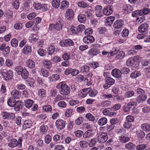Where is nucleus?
<instances>
[{"label": "nucleus", "instance_id": "44", "mask_svg": "<svg viewBox=\"0 0 150 150\" xmlns=\"http://www.w3.org/2000/svg\"><path fill=\"white\" fill-rule=\"evenodd\" d=\"M147 147L146 144H140L137 145L136 146L137 150H143Z\"/></svg>", "mask_w": 150, "mask_h": 150}, {"label": "nucleus", "instance_id": "1", "mask_svg": "<svg viewBox=\"0 0 150 150\" xmlns=\"http://www.w3.org/2000/svg\"><path fill=\"white\" fill-rule=\"evenodd\" d=\"M56 88L59 89L60 94L62 95L66 96L69 94L70 92L69 87L64 82H60L57 86Z\"/></svg>", "mask_w": 150, "mask_h": 150}, {"label": "nucleus", "instance_id": "16", "mask_svg": "<svg viewBox=\"0 0 150 150\" xmlns=\"http://www.w3.org/2000/svg\"><path fill=\"white\" fill-rule=\"evenodd\" d=\"M64 24V21L60 19L54 24L55 30H60L62 29Z\"/></svg>", "mask_w": 150, "mask_h": 150}, {"label": "nucleus", "instance_id": "5", "mask_svg": "<svg viewBox=\"0 0 150 150\" xmlns=\"http://www.w3.org/2000/svg\"><path fill=\"white\" fill-rule=\"evenodd\" d=\"M6 69H1L0 70V73L4 76V78L5 80H8L12 79L13 77V72L11 70L6 72Z\"/></svg>", "mask_w": 150, "mask_h": 150}, {"label": "nucleus", "instance_id": "54", "mask_svg": "<svg viewBox=\"0 0 150 150\" xmlns=\"http://www.w3.org/2000/svg\"><path fill=\"white\" fill-rule=\"evenodd\" d=\"M24 69L22 66H16L15 68V69L17 74L19 75L22 74Z\"/></svg>", "mask_w": 150, "mask_h": 150}, {"label": "nucleus", "instance_id": "4", "mask_svg": "<svg viewBox=\"0 0 150 150\" xmlns=\"http://www.w3.org/2000/svg\"><path fill=\"white\" fill-rule=\"evenodd\" d=\"M108 139V133L106 132H101L98 134L97 137L98 142L100 143L105 142Z\"/></svg>", "mask_w": 150, "mask_h": 150}, {"label": "nucleus", "instance_id": "57", "mask_svg": "<svg viewBox=\"0 0 150 150\" xmlns=\"http://www.w3.org/2000/svg\"><path fill=\"white\" fill-rule=\"evenodd\" d=\"M79 145L81 147L86 149L88 147V143L85 141L82 140L79 142Z\"/></svg>", "mask_w": 150, "mask_h": 150}, {"label": "nucleus", "instance_id": "46", "mask_svg": "<svg viewBox=\"0 0 150 150\" xmlns=\"http://www.w3.org/2000/svg\"><path fill=\"white\" fill-rule=\"evenodd\" d=\"M134 94V92L132 90L128 91L125 93V95L126 98H129L133 96Z\"/></svg>", "mask_w": 150, "mask_h": 150}, {"label": "nucleus", "instance_id": "50", "mask_svg": "<svg viewBox=\"0 0 150 150\" xmlns=\"http://www.w3.org/2000/svg\"><path fill=\"white\" fill-rule=\"evenodd\" d=\"M35 80L33 79L29 78L26 81V83L28 86H32L35 83Z\"/></svg>", "mask_w": 150, "mask_h": 150}, {"label": "nucleus", "instance_id": "11", "mask_svg": "<svg viewBox=\"0 0 150 150\" xmlns=\"http://www.w3.org/2000/svg\"><path fill=\"white\" fill-rule=\"evenodd\" d=\"M65 121L62 119H58L55 122V126L58 130L63 129L65 126Z\"/></svg>", "mask_w": 150, "mask_h": 150}, {"label": "nucleus", "instance_id": "52", "mask_svg": "<svg viewBox=\"0 0 150 150\" xmlns=\"http://www.w3.org/2000/svg\"><path fill=\"white\" fill-rule=\"evenodd\" d=\"M42 109L44 111L46 112H48L52 110V107L50 105H46L42 107Z\"/></svg>", "mask_w": 150, "mask_h": 150}, {"label": "nucleus", "instance_id": "36", "mask_svg": "<svg viewBox=\"0 0 150 150\" xmlns=\"http://www.w3.org/2000/svg\"><path fill=\"white\" fill-rule=\"evenodd\" d=\"M141 129L146 132H149L150 131V124L148 123H144L141 126Z\"/></svg>", "mask_w": 150, "mask_h": 150}, {"label": "nucleus", "instance_id": "37", "mask_svg": "<svg viewBox=\"0 0 150 150\" xmlns=\"http://www.w3.org/2000/svg\"><path fill=\"white\" fill-rule=\"evenodd\" d=\"M55 48L54 46L52 45H50L48 48L47 51V53L48 55H52L54 53L55 51ZM55 51L57 52L58 51L56 49Z\"/></svg>", "mask_w": 150, "mask_h": 150}, {"label": "nucleus", "instance_id": "26", "mask_svg": "<svg viewBox=\"0 0 150 150\" xmlns=\"http://www.w3.org/2000/svg\"><path fill=\"white\" fill-rule=\"evenodd\" d=\"M123 8L124 11L127 13H129L133 10V7L129 4L124 5Z\"/></svg>", "mask_w": 150, "mask_h": 150}, {"label": "nucleus", "instance_id": "13", "mask_svg": "<svg viewBox=\"0 0 150 150\" xmlns=\"http://www.w3.org/2000/svg\"><path fill=\"white\" fill-rule=\"evenodd\" d=\"M62 57L64 60L66 61L63 62L62 63V66H67L69 64V62L68 60L71 58L69 54L68 53H65L62 55Z\"/></svg>", "mask_w": 150, "mask_h": 150}, {"label": "nucleus", "instance_id": "25", "mask_svg": "<svg viewBox=\"0 0 150 150\" xmlns=\"http://www.w3.org/2000/svg\"><path fill=\"white\" fill-rule=\"evenodd\" d=\"M93 135V129H88L86 132L83 135V137L84 139L90 138Z\"/></svg>", "mask_w": 150, "mask_h": 150}, {"label": "nucleus", "instance_id": "12", "mask_svg": "<svg viewBox=\"0 0 150 150\" xmlns=\"http://www.w3.org/2000/svg\"><path fill=\"white\" fill-rule=\"evenodd\" d=\"M90 89L89 88H84L80 90L78 92V97L80 99L84 98L88 94V91Z\"/></svg>", "mask_w": 150, "mask_h": 150}, {"label": "nucleus", "instance_id": "33", "mask_svg": "<svg viewBox=\"0 0 150 150\" xmlns=\"http://www.w3.org/2000/svg\"><path fill=\"white\" fill-rule=\"evenodd\" d=\"M90 89L88 90L87 92L89 96L91 97H95L98 93V91L96 89L91 90V88H89Z\"/></svg>", "mask_w": 150, "mask_h": 150}, {"label": "nucleus", "instance_id": "48", "mask_svg": "<svg viewBox=\"0 0 150 150\" xmlns=\"http://www.w3.org/2000/svg\"><path fill=\"white\" fill-rule=\"evenodd\" d=\"M15 101L13 98H9L7 101V104L10 107H14L15 104Z\"/></svg>", "mask_w": 150, "mask_h": 150}, {"label": "nucleus", "instance_id": "10", "mask_svg": "<svg viewBox=\"0 0 150 150\" xmlns=\"http://www.w3.org/2000/svg\"><path fill=\"white\" fill-rule=\"evenodd\" d=\"M59 44L61 46L64 47L73 46L74 44L73 41L69 39L63 40L60 42Z\"/></svg>", "mask_w": 150, "mask_h": 150}, {"label": "nucleus", "instance_id": "23", "mask_svg": "<svg viewBox=\"0 0 150 150\" xmlns=\"http://www.w3.org/2000/svg\"><path fill=\"white\" fill-rule=\"evenodd\" d=\"M129 137L126 135H122L119 137L120 142L122 143H125L130 140Z\"/></svg>", "mask_w": 150, "mask_h": 150}, {"label": "nucleus", "instance_id": "17", "mask_svg": "<svg viewBox=\"0 0 150 150\" xmlns=\"http://www.w3.org/2000/svg\"><path fill=\"white\" fill-rule=\"evenodd\" d=\"M94 38L91 35H88L84 37L83 39V41L85 44H91L94 41Z\"/></svg>", "mask_w": 150, "mask_h": 150}, {"label": "nucleus", "instance_id": "40", "mask_svg": "<svg viewBox=\"0 0 150 150\" xmlns=\"http://www.w3.org/2000/svg\"><path fill=\"white\" fill-rule=\"evenodd\" d=\"M5 16L8 19H10L12 18L13 15V13L11 10H7L5 13Z\"/></svg>", "mask_w": 150, "mask_h": 150}, {"label": "nucleus", "instance_id": "35", "mask_svg": "<svg viewBox=\"0 0 150 150\" xmlns=\"http://www.w3.org/2000/svg\"><path fill=\"white\" fill-rule=\"evenodd\" d=\"M108 121V120L106 117H102L100 119L98 122V124L100 126H103L106 124Z\"/></svg>", "mask_w": 150, "mask_h": 150}, {"label": "nucleus", "instance_id": "21", "mask_svg": "<svg viewBox=\"0 0 150 150\" xmlns=\"http://www.w3.org/2000/svg\"><path fill=\"white\" fill-rule=\"evenodd\" d=\"M111 74L113 76L119 78H120L121 76L122 72L119 69H115L112 70Z\"/></svg>", "mask_w": 150, "mask_h": 150}, {"label": "nucleus", "instance_id": "14", "mask_svg": "<svg viewBox=\"0 0 150 150\" xmlns=\"http://www.w3.org/2000/svg\"><path fill=\"white\" fill-rule=\"evenodd\" d=\"M74 13L71 9H68L66 11L65 17L67 20H71L73 18Z\"/></svg>", "mask_w": 150, "mask_h": 150}, {"label": "nucleus", "instance_id": "61", "mask_svg": "<svg viewBox=\"0 0 150 150\" xmlns=\"http://www.w3.org/2000/svg\"><path fill=\"white\" fill-rule=\"evenodd\" d=\"M63 140V142H64L65 144H69L72 141V138L70 137L67 136L64 137Z\"/></svg>", "mask_w": 150, "mask_h": 150}, {"label": "nucleus", "instance_id": "60", "mask_svg": "<svg viewBox=\"0 0 150 150\" xmlns=\"http://www.w3.org/2000/svg\"><path fill=\"white\" fill-rule=\"evenodd\" d=\"M10 51V47L8 46H7L6 48L4 50L3 52L4 56L5 57H6L8 56L9 53Z\"/></svg>", "mask_w": 150, "mask_h": 150}, {"label": "nucleus", "instance_id": "30", "mask_svg": "<svg viewBox=\"0 0 150 150\" xmlns=\"http://www.w3.org/2000/svg\"><path fill=\"white\" fill-rule=\"evenodd\" d=\"M100 51L97 48L91 49L88 52L89 55L91 56L96 55L100 53Z\"/></svg>", "mask_w": 150, "mask_h": 150}, {"label": "nucleus", "instance_id": "62", "mask_svg": "<svg viewBox=\"0 0 150 150\" xmlns=\"http://www.w3.org/2000/svg\"><path fill=\"white\" fill-rule=\"evenodd\" d=\"M21 74V75L22 78L25 79L28 78V73L27 70L25 69H24L22 74Z\"/></svg>", "mask_w": 150, "mask_h": 150}, {"label": "nucleus", "instance_id": "31", "mask_svg": "<svg viewBox=\"0 0 150 150\" xmlns=\"http://www.w3.org/2000/svg\"><path fill=\"white\" fill-rule=\"evenodd\" d=\"M33 103V101L31 99H27L24 100V106L27 108H29L31 107Z\"/></svg>", "mask_w": 150, "mask_h": 150}, {"label": "nucleus", "instance_id": "19", "mask_svg": "<svg viewBox=\"0 0 150 150\" xmlns=\"http://www.w3.org/2000/svg\"><path fill=\"white\" fill-rule=\"evenodd\" d=\"M124 24L123 20L119 19L116 21L113 24V27L115 28L119 29L123 27Z\"/></svg>", "mask_w": 150, "mask_h": 150}, {"label": "nucleus", "instance_id": "22", "mask_svg": "<svg viewBox=\"0 0 150 150\" xmlns=\"http://www.w3.org/2000/svg\"><path fill=\"white\" fill-rule=\"evenodd\" d=\"M23 106V103L21 101H17L15 102L14 107V110L16 111H20Z\"/></svg>", "mask_w": 150, "mask_h": 150}, {"label": "nucleus", "instance_id": "2", "mask_svg": "<svg viewBox=\"0 0 150 150\" xmlns=\"http://www.w3.org/2000/svg\"><path fill=\"white\" fill-rule=\"evenodd\" d=\"M23 139L21 137H19L17 140L16 139H12L11 142L8 143V146L10 148H14L17 146L21 148L22 146Z\"/></svg>", "mask_w": 150, "mask_h": 150}, {"label": "nucleus", "instance_id": "41", "mask_svg": "<svg viewBox=\"0 0 150 150\" xmlns=\"http://www.w3.org/2000/svg\"><path fill=\"white\" fill-rule=\"evenodd\" d=\"M126 64L127 66H133L134 65H137V63H135L133 58H130L127 61Z\"/></svg>", "mask_w": 150, "mask_h": 150}, {"label": "nucleus", "instance_id": "39", "mask_svg": "<svg viewBox=\"0 0 150 150\" xmlns=\"http://www.w3.org/2000/svg\"><path fill=\"white\" fill-rule=\"evenodd\" d=\"M137 137L138 138L142 139L145 136V134L143 131L139 130L137 131L136 132Z\"/></svg>", "mask_w": 150, "mask_h": 150}, {"label": "nucleus", "instance_id": "53", "mask_svg": "<svg viewBox=\"0 0 150 150\" xmlns=\"http://www.w3.org/2000/svg\"><path fill=\"white\" fill-rule=\"evenodd\" d=\"M141 75L139 71H134L132 72L130 75V77L132 79L135 78Z\"/></svg>", "mask_w": 150, "mask_h": 150}, {"label": "nucleus", "instance_id": "15", "mask_svg": "<svg viewBox=\"0 0 150 150\" xmlns=\"http://www.w3.org/2000/svg\"><path fill=\"white\" fill-rule=\"evenodd\" d=\"M112 7L110 5L105 6L103 10V13L104 15L109 16L112 13Z\"/></svg>", "mask_w": 150, "mask_h": 150}, {"label": "nucleus", "instance_id": "59", "mask_svg": "<svg viewBox=\"0 0 150 150\" xmlns=\"http://www.w3.org/2000/svg\"><path fill=\"white\" fill-rule=\"evenodd\" d=\"M41 72L43 76L45 77H47L49 75V73L48 70L45 68H42L41 69Z\"/></svg>", "mask_w": 150, "mask_h": 150}, {"label": "nucleus", "instance_id": "38", "mask_svg": "<svg viewBox=\"0 0 150 150\" xmlns=\"http://www.w3.org/2000/svg\"><path fill=\"white\" fill-rule=\"evenodd\" d=\"M78 19L79 22L82 23L86 21V18L84 14H81L78 16Z\"/></svg>", "mask_w": 150, "mask_h": 150}, {"label": "nucleus", "instance_id": "63", "mask_svg": "<svg viewBox=\"0 0 150 150\" xmlns=\"http://www.w3.org/2000/svg\"><path fill=\"white\" fill-rule=\"evenodd\" d=\"M11 45L13 47H17L18 45V40L16 38L13 39L11 41Z\"/></svg>", "mask_w": 150, "mask_h": 150}, {"label": "nucleus", "instance_id": "8", "mask_svg": "<svg viewBox=\"0 0 150 150\" xmlns=\"http://www.w3.org/2000/svg\"><path fill=\"white\" fill-rule=\"evenodd\" d=\"M137 105V103L136 102L131 100L127 105L124 106V110L125 112H127L130 110L131 109L134 108Z\"/></svg>", "mask_w": 150, "mask_h": 150}, {"label": "nucleus", "instance_id": "29", "mask_svg": "<svg viewBox=\"0 0 150 150\" xmlns=\"http://www.w3.org/2000/svg\"><path fill=\"white\" fill-rule=\"evenodd\" d=\"M11 95L13 98L18 99L21 97V93L18 90H14L12 91Z\"/></svg>", "mask_w": 150, "mask_h": 150}, {"label": "nucleus", "instance_id": "32", "mask_svg": "<svg viewBox=\"0 0 150 150\" xmlns=\"http://www.w3.org/2000/svg\"><path fill=\"white\" fill-rule=\"evenodd\" d=\"M60 9H64L68 8L69 6V2L67 1H62L60 4Z\"/></svg>", "mask_w": 150, "mask_h": 150}, {"label": "nucleus", "instance_id": "64", "mask_svg": "<svg viewBox=\"0 0 150 150\" xmlns=\"http://www.w3.org/2000/svg\"><path fill=\"white\" fill-rule=\"evenodd\" d=\"M97 142V139L94 138L91 139L89 143V145L90 147H93L96 145Z\"/></svg>", "mask_w": 150, "mask_h": 150}, {"label": "nucleus", "instance_id": "34", "mask_svg": "<svg viewBox=\"0 0 150 150\" xmlns=\"http://www.w3.org/2000/svg\"><path fill=\"white\" fill-rule=\"evenodd\" d=\"M115 19V17L114 16H110L108 17L106 19V25L110 26L112 24Z\"/></svg>", "mask_w": 150, "mask_h": 150}, {"label": "nucleus", "instance_id": "9", "mask_svg": "<svg viewBox=\"0 0 150 150\" xmlns=\"http://www.w3.org/2000/svg\"><path fill=\"white\" fill-rule=\"evenodd\" d=\"M1 116L3 119H10L13 120L15 118V116L14 113L8 112H3L1 113Z\"/></svg>", "mask_w": 150, "mask_h": 150}, {"label": "nucleus", "instance_id": "45", "mask_svg": "<svg viewBox=\"0 0 150 150\" xmlns=\"http://www.w3.org/2000/svg\"><path fill=\"white\" fill-rule=\"evenodd\" d=\"M135 147V145L131 142L126 144L125 145V147L126 148L129 150H132Z\"/></svg>", "mask_w": 150, "mask_h": 150}, {"label": "nucleus", "instance_id": "6", "mask_svg": "<svg viewBox=\"0 0 150 150\" xmlns=\"http://www.w3.org/2000/svg\"><path fill=\"white\" fill-rule=\"evenodd\" d=\"M105 83L103 86V88L107 89L110 88L111 86L113 85L115 82V80L110 77H107L104 80Z\"/></svg>", "mask_w": 150, "mask_h": 150}, {"label": "nucleus", "instance_id": "7", "mask_svg": "<svg viewBox=\"0 0 150 150\" xmlns=\"http://www.w3.org/2000/svg\"><path fill=\"white\" fill-rule=\"evenodd\" d=\"M85 26L83 25H80L77 27L72 26L70 29L71 32L74 34L78 33L80 32H82L85 30Z\"/></svg>", "mask_w": 150, "mask_h": 150}, {"label": "nucleus", "instance_id": "58", "mask_svg": "<svg viewBox=\"0 0 150 150\" xmlns=\"http://www.w3.org/2000/svg\"><path fill=\"white\" fill-rule=\"evenodd\" d=\"M38 52L40 56L43 57L46 55L47 52L45 50L42 48H40L38 51Z\"/></svg>", "mask_w": 150, "mask_h": 150}, {"label": "nucleus", "instance_id": "42", "mask_svg": "<svg viewBox=\"0 0 150 150\" xmlns=\"http://www.w3.org/2000/svg\"><path fill=\"white\" fill-rule=\"evenodd\" d=\"M60 0H52V6L55 8H58L60 5Z\"/></svg>", "mask_w": 150, "mask_h": 150}, {"label": "nucleus", "instance_id": "47", "mask_svg": "<svg viewBox=\"0 0 150 150\" xmlns=\"http://www.w3.org/2000/svg\"><path fill=\"white\" fill-rule=\"evenodd\" d=\"M19 2L18 0H12V4L13 8L16 9H18L19 7Z\"/></svg>", "mask_w": 150, "mask_h": 150}, {"label": "nucleus", "instance_id": "27", "mask_svg": "<svg viewBox=\"0 0 150 150\" xmlns=\"http://www.w3.org/2000/svg\"><path fill=\"white\" fill-rule=\"evenodd\" d=\"M147 96L145 94H141L138 96L136 98V101L138 103H142L147 98Z\"/></svg>", "mask_w": 150, "mask_h": 150}, {"label": "nucleus", "instance_id": "56", "mask_svg": "<svg viewBox=\"0 0 150 150\" xmlns=\"http://www.w3.org/2000/svg\"><path fill=\"white\" fill-rule=\"evenodd\" d=\"M38 94L41 98H43L46 96V91L43 89H40L38 91Z\"/></svg>", "mask_w": 150, "mask_h": 150}, {"label": "nucleus", "instance_id": "18", "mask_svg": "<svg viewBox=\"0 0 150 150\" xmlns=\"http://www.w3.org/2000/svg\"><path fill=\"white\" fill-rule=\"evenodd\" d=\"M148 27L149 25L147 23H144L139 26L138 30L140 33L147 32V30Z\"/></svg>", "mask_w": 150, "mask_h": 150}, {"label": "nucleus", "instance_id": "20", "mask_svg": "<svg viewBox=\"0 0 150 150\" xmlns=\"http://www.w3.org/2000/svg\"><path fill=\"white\" fill-rule=\"evenodd\" d=\"M103 7L101 6L98 5L96 6L95 11L97 16L100 17L103 16V13L102 12Z\"/></svg>", "mask_w": 150, "mask_h": 150}, {"label": "nucleus", "instance_id": "43", "mask_svg": "<svg viewBox=\"0 0 150 150\" xmlns=\"http://www.w3.org/2000/svg\"><path fill=\"white\" fill-rule=\"evenodd\" d=\"M60 78L59 76L57 74H53L52 76L50 77L48 79L50 81H54L58 80Z\"/></svg>", "mask_w": 150, "mask_h": 150}, {"label": "nucleus", "instance_id": "3", "mask_svg": "<svg viewBox=\"0 0 150 150\" xmlns=\"http://www.w3.org/2000/svg\"><path fill=\"white\" fill-rule=\"evenodd\" d=\"M33 6L35 10H40L42 11H46L48 9L47 5L44 4H41L37 2H34Z\"/></svg>", "mask_w": 150, "mask_h": 150}, {"label": "nucleus", "instance_id": "24", "mask_svg": "<svg viewBox=\"0 0 150 150\" xmlns=\"http://www.w3.org/2000/svg\"><path fill=\"white\" fill-rule=\"evenodd\" d=\"M115 127V125H112L111 123L108 124L106 125V127H100V130H105L106 129L108 132H110V131L112 130Z\"/></svg>", "mask_w": 150, "mask_h": 150}, {"label": "nucleus", "instance_id": "55", "mask_svg": "<svg viewBox=\"0 0 150 150\" xmlns=\"http://www.w3.org/2000/svg\"><path fill=\"white\" fill-rule=\"evenodd\" d=\"M40 133H45L47 132L48 130V127L46 125H42L40 127Z\"/></svg>", "mask_w": 150, "mask_h": 150}, {"label": "nucleus", "instance_id": "28", "mask_svg": "<svg viewBox=\"0 0 150 150\" xmlns=\"http://www.w3.org/2000/svg\"><path fill=\"white\" fill-rule=\"evenodd\" d=\"M23 53L25 54H28L32 52V47L30 46L25 45L22 50Z\"/></svg>", "mask_w": 150, "mask_h": 150}, {"label": "nucleus", "instance_id": "51", "mask_svg": "<svg viewBox=\"0 0 150 150\" xmlns=\"http://www.w3.org/2000/svg\"><path fill=\"white\" fill-rule=\"evenodd\" d=\"M78 6L82 8H85L88 6V4L84 1H81L77 3Z\"/></svg>", "mask_w": 150, "mask_h": 150}, {"label": "nucleus", "instance_id": "49", "mask_svg": "<svg viewBox=\"0 0 150 150\" xmlns=\"http://www.w3.org/2000/svg\"><path fill=\"white\" fill-rule=\"evenodd\" d=\"M85 116L86 118L90 121H94V120H96L95 117L91 113L86 114Z\"/></svg>", "mask_w": 150, "mask_h": 150}]
</instances>
